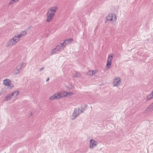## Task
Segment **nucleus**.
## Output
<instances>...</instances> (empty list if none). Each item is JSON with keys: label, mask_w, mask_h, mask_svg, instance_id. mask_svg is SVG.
<instances>
[{"label": "nucleus", "mask_w": 153, "mask_h": 153, "mask_svg": "<svg viewBox=\"0 0 153 153\" xmlns=\"http://www.w3.org/2000/svg\"><path fill=\"white\" fill-rule=\"evenodd\" d=\"M92 74H93V75H94L96 74L97 72V70H94V71H92Z\"/></svg>", "instance_id": "nucleus-23"}, {"label": "nucleus", "mask_w": 153, "mask_h": 153, "mask_svg": "<svg viewBox=\"0 0 153 153\" xmlns=\"http://www.w3.org/2000/svg\"><path fill=\"white\" fill-rule=\"evenodd\" d=\"M62 94V92H60L54 94L49 98L50 100H57L60 98L63 97Z\"/></svg>", "instance_id": "nucleus-4"}, {"label": "nucleus", "mask_w": 153, "mask_h": 153, "mask_svg": "<svg viewBox=\"0 0 153 153\" xmlns=\"http://www.w3.org/2000/svg\"><path fill=\"white\" fill-rule=\"evenodd\" d=\"M49 77H48V78H47V79H46V82H48V81H49Z\"/></svg>", "instance_id": "nucleus-28"}, {"label": "nucleus", "mask_w": 153, "mask_h": 153, "mask_svg": "<svg viewBox=\"0 0 153 153\" xmlns=\"http://www.w3.org/2000/svg\"><path fill=\"white\" fill-rule=\"evenodd\" d=\"M12 98H13V97L10 94H9L6 97V98L7 101L10 100Z\"/></svg>", "instance_id": "nucleus-20"}, {"label": "nucleus", "mask_w": 153, "mask_h": 153, "mask_svg": "<svg viewBox=\"0 0 153 153\" xmlns=\"http://www.w3.org/2000/svg\"><path fill=\"white\" fill-rule=\"evenodd\" d=\"M18 42L17 39L14 36L12 38L9 40L6 44V46L7 47H11L15 45Z\"/></svg>", "instance_id": "nucleus-3"}, {"label": "nucleus", "mask_w": 153, "mask_h": 153, "mask_svg": "<svg viewBox=\"0 0 153 153\" xmlns=\"http://www.w3.org/2000/svg\"><path fill=\"white\" fill-rule=\"evenodd\" d=\"M74 118H75L76 117V115H74Z\"/></svg>", "instance_id": "nucleus-29"}, {"label": "nucleus", "mask_w": 153, "mask_h": 153, "mask_svg": "<svg viewBox=\"0 0 153 153\" xmlns=\"http://www.w3.org/2000/svg\"><path fill=\"white\" fill-rule=\"evenodd\" d=\"M62 94L63 97L69 96L73 95V93L71 92L68 93L66 92H62Z\"/></svg>", "instance_id": "nucleus-13"}, {"label": "nucleus", "mask_w": 153, "mask_h": 153, "mask_svg": "<svg viewBox=\"0 0 153 153\" xmlns=\"http://www.w3.org/2000/svg\"><path fill=\"white\" fill-rule=\"evenodd\" d=\"M87 74L91 76H92L93 75V74H92V71H89L87 73Z\"/></svg>", "instance_id": "nucleus-22"}, {"label": "nucleus", "mask_w": 153, "mask_h": 153, "mask_svg": "<svg viewBox=\"0 0 153 153\" xmlns=\"http://www.w3.org/2000/svg\"><path fill=\"white\" fill-rule=\"evenodd\" d=\"M27 32L25 30L21 31L20 34H18L14 36L19 41L21 38L24 36L26 34Z\"/></svg>", "instance_id": "nucleus-7"}, {"label": "nucleus", "mask_w": 153, "mask_h": 153, "mask_svg": "<svg viewBox=\"0 0 153 153\" xmlns=\"http://www.w3.org/2000/svg\"><path fill=\"white\" fill-rule=\"evenodd\" d=\"M30 29V27H28L27 29V31H28Z\"/></svg>", "instance_id": "nucleus-27"}, {"label": "nucleus", "mask_w": 153, "mask_h": 153, "mask_svg": "<svg viewBox=\"0 0 153 153\" xmlns=\"http://www.w3.org/2000/svg\"><path fill=\"white\" fill-rule=\"evenodd\" d=\"M56 10L57 7H51L48 10L47 13V19L46 21L47 22H50L51 21Z\"/></svg>", "instance_id": "nucleus-1"}, {"label": "nucleus", "mask_w": 153, "mask_h": 153, "mask_svg": "<svg viewBox=\"0 0 153 153\" xmlns=\"http://www.w3.org/2000/svg\"><path fill=\"white\" fill-rule=\"evenodd\" d=\"M56 47L57 48V51H59L61 50H63L65 47V46L63 44L61 43L60 45L56 46Z\"/></svg>", "instance_id": "nucleus-12"}, {"label": "nucleus", "mask_w": 153, "mask_h": 153, "mask_svg": "<svg viewBox=\"0 0 153 153\" xmlns=\"http://www.w3.org/2000/svg\"><path fill=\"white\" fill-rule=\"evenodd\" d=\"M83 112V110L78 108H76L73 112V115H79Z\"/></svg>", "instance_id": "nucleus-9"}, {"label": "nucleus", "mask_w": 153, "mask_h": 153, "mask_svg": "<svg viewBox=\"0 0 153 153\" xmlns=\"http://www.w3.org/2000/svg\"><path fill=\"white\" fill-rule=\"evenodd\" d=\"M44 69V67H43V68H40L39 70V71H41L42 70Z\"/></svg>", "instance_id": "nucleus-25"}, {"label": "nucleus", "mask_w": 153, "mask_h": 153, "mask_svg": "<svg viewBox=\"0 0 153 153\" xmlns=\"http://www.w3.org/2000/svg\"><path fill=\"white\" fill-rule=\"evenodd\" d=\"M153 110V105L152 104L146 109L147 112L152 111Z\"/></svg>", "instance_id": "nucleus-15"}, {"label": "nucleus", "mask_w": 153, "mask_h": 153, "mask_svg": "<svg viewBox=\"0 0 153 153\" xmlns=\"http://www.w3.org/2000/svg\"><path fill=\"white\" fill-rule=\"evenodd\" d=\"M84 107L85 108V109H86L87 108V107H88V105H85L84 106Z\"/></svg>", "instance_id": "nucleus-24"}, {"label": "nucleus", "mask_w": 153, "mask_h": 153, "mask_svg": "<svg viewBox=\"0 0 153 153\" xmlns=\"http://www.w3.org/2000/svg\"><path fill=\"white\" fill-rule=\"evenodd\" d=\"M59 51H57V47H56V48H54L52 49L51 52V53L52 54H55L57 52Z\"/></svg>", "instance_id": "nucleus-17"}, {"label": "nucleus", "mask_w": 153, "mask_h": 153, "mask_svg": "<svg viewBox=\"0 0 153 153\" xmlns=\"http://www.w3.org/2000/svg\"><path fill=\"white\" fill-rule=\"evenodd\" d=\"M73 41V39H72L65 40L62 43L65 46V47L67 45L71 43V42H72Z\"/></svg>", "instance_id": "nucleus-10"}, {"label": "nucleus", "mask_w": 153, "mask_h": 153, "mask_svg": "<svg viewBox=\"0 0 153 153\" xmlns=\"http://www.w3.org/2000/svg\"><path fill=\"white\" fill-rule=\"evenodd\" d=\"M153 98V91L151 92V94L147 97V100H150Z\"/></svg>", "instance_id": "nucleus-16"}, {"label": "nucleus", "mask_w": 153, "mask_h": 153, "mask_svg": "<svg viewBox=\"0 0 153 153\" xmlns=\"http://www.w3.org/2000/svg\"><path fill=\"white\" fill-rule=\"evenodd\" d=\"M81 76L80 74L78 73H76L75 74H74L73 75V77H79Z\"/></svg>", "instance_id": "nucleus-21"}, {"label": "nucleus", "mask_w": 153, "mask_h": 153, "mask_svg": "<svg viewBox=\"0 0 153 153\" xmlns=\"http://www.w3.org/2000/svg\"><path fill=\"white\" fill-rule=\"evenodd\" d=\"M121 82V79L120 77H117L113 80V85L114 87H118L120 85Z\"/></svg>", "instance_id": "nucleus-6"}, {"label": "nucleus", "mask_w": 153, "mask_h": 153, "mask_svg": "<svg viewBox=\"0 0 153 153\" xmlns=\"http://www.w3.org/2000/svg\"><path fill=\"white\" fill-rule=\"evenodd\" d=\"M13 98H15L19 94V91H16L13 93H10Z\"/></svg>", "instance_id": "nucleus-14"}, {"label": "nucleus", "mask_w": 153, "mask_h": 153, "mask_svg": "<svg viewBox=\"0 0 153 153\" xmlns=\"http://www.w3.org/2000/svg\"><path fill=\"white\" fill-rule=\"evenodd\" d=\"M21 71L20 69H19L18 68H16V70L14 71V74L16 75H17L19 74L20 71Z\"/></svg>", "instance_id": "nucleus-18"}, {"label": "nucleus", "mask_w": 153, "mask_h": 153, "mask_svg": "<svg viewBox=\"0 0 153 153\" xmlns=\"http://www.w3.org/2000/svg\"><path fill=\"white\" fill-rule=\"evenodd\" d=\"M97 142H96L93 140H90V147L91 148H93L94 146H96L97 144Z\"/></svg>", "instance_id": "nucleus-11"}, {"label": "nucleus", "mask_w": 153, "mask_h": 153, "mask_svg": "<svg viewBox=\"0 0 153 153\" xmlns=\"http://www.w3.org/2000/svg\"><path fill=\"white\" fill-rule=\"evenodd\" d=\"M114 55L113 54H111L108 55V56L106 65V67H107L108 68H109L111 66L112 61Z\"/></svg>", "instance_id": "nucleus-5"}, {"label": "nucleus", "mask_w": 153, "mask_h": 153, "mask_svg": "<svg viewBox=\"0 0 153 153\" xmlns=\"http://www.w3.org/2000/svg\"><path fill=\"white\" fill-rule=\"evenodd\" d=\"M105 19L109 23L113 24L116 22L117 17L114 14L110 13L106 16Z\"/></svg>", "instance_id": "nucleus-2"}, {"label": "nucleus", "mask_w": 153, "mask_h": 153, "mask_svg": "<svg viewBox=\"0 0 153 153\" xmlns=\"http://www.w3.org/2000/svg\"><path fill=\"white\" fill-rule=\"evenodd\" d=\"M3 84L4 85L7 86H9L10 88L13 87V85L10 84V81L8 79H5L3 81Z\"/></svg>", "instance_id": "nucleus-8"}, {"label": "nucleus", "mask_w": 153, "mask_h": 153, "mask_svg": "<svg viewBox=\"0 0 153 153\" xmlns=\"http://www.w3.org/2000/svg\"><path fill=\"white\" fill-rule=\"evenodd\" d=\"M23 64V62H22L19 65L17 66L16 67L21 70L22 68Z\"/></svg>", "instance_id": "nucleus-19"}, {"label": "nucleus", "mask_w": 153, "mask_h": 153, "mask_svg": "<svg viewBox=\"0 0 153 153\" xmlns=\"http://www.w3.org/2000/svg\"><path fill=\"white\" fill-rule=\"evenodd\" d=\"M82 110H83V112L86 110L85 109V108H84V107H83L82 109H81Z\"/></svg>", "instance_id": "nucleus-26"}]
</instances>
